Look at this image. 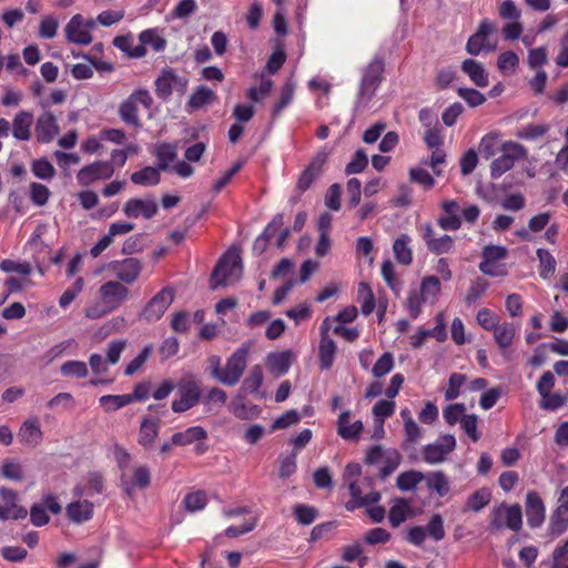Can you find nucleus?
I'll list each match as a JSON object with an SVG mask.
<instances>
[{
  "label": "nucleus",
  "instance_id": "obj_45",
  "mask_svg": "<svg viewBox=\"0 0 568 568\" xmlns=\"http://www.w3.org/2000/svg\"><path fill=\"white\" fill-rule=\"evenodd\" d=\"M491 493L488 488H480L474 491L466 501V507L473 511H479L489 504Z\"/></svg>",
  "mask_w": 568,
  "mask_h": 568
},
{
  "label": "nucleus",
  "instance_id": "obj_34",
  "mask_svg": "<svg viewBox=\"0 0 568 568\" xmlns=\"http://www.w3.org/2000/svg\"><path fill=\"white\" fill-rule=\"evenodd\" d=\"M131 182L136 185L153 186L161 181L160 170L154 166H144L131 174Z\"/></svg>",
  "mask_w": 568,
  "mask_h": 568
},
{
  "label": "nucleus",
  "instance_id": "obj_23",
  "mask_svg": "<svg viewBox=\"0 0 568 568\" xmlns=\"http://www.w3.org/2000/svg\"><path fill=\"white\" fill-rule=\"evenodd\" d=\"M121 483L124 490L132 495L135 489H144L149 487L151 483V474L146 466L135 467L132 474V478L128 479L123 474L121 476Z\"/></svg>",
  "mask_w": 568,
  "mask_h": 568
},
{
  "label": "nucleus",
  "instance_id": "obj_4",
  "mask_svg": "<svg viewBox=\"0 0 568 568\" xmlns=\"http://www.w3.org/2000/svg\"><path fill=\"white\" fill-rule=\"evenodd\" d=\"M138 104H142L146 109L151 108L153 99L148 90L134 91L128 99L122 101L119 108L121 120L133 128H140L142 125L139 118Z\"/></svg>",
  "mask_w": 568,
  "mask_h": 568
},
{
  "label": "nucleus",
  "instance_id": "obj_36",
  "mask_svg": "<svg viewBox=\"0 0 568 568\" xmlns=\"http://www.w3.org/2000/svg\"><path fill=\"white\" fill-rule=\"evenodd\" d=\"M216 100V94L213 90L205 85H200L190 97L187 106L192 110H199L206 104Z\"/></svg>",
  "mask_w": 568,
  "mask_h": 568
},
{
  "label": "nucleus",
  "instance_id": "obj_53",
  "mask_svg": "<svg viewBox=\"0 0 568 568\" xmlns=\"http://www.w3.org/2000/svg\"><path fill=\"white\" fill-rule=\"evenodd\" d=\"M329 155L331 150L326 145L322 146L311 159L306 168H308L311 171L315 172V174L321 176L325 171V166L327 164Z\"/></svg>",
  "mask_w": 568,
  "mask_h": 568
},
{
  "label": "nucleus",
  "instance_id": "obj_8",
  "mask_svg": "<svg viewBox=\"0 0 568 568\" xmlns=\"http://www.w3.org/2000/svg\"><path fill=\"white\" fill-rule=\"evenodd\" d=\"M490 526L494 529H500L504 526L513 531H518L523 525L521 507L518 504L507 506L503 504L491 513Z\"/></svg>",
  "mask_w": 568,
  "mask_h": 568
},
{
  "label": "nucleus",
  "instance_id": "obj_9",
  "mask_svg": "<svg viewBox=\"0 0 568 568\" xmlns=\"http://www.w3.org/2000/svg\"><path fill=\"white\" fill-rule=\"evenodd\" d=\"M174 300V291L163 287L145 305L141 316L149 323L159 321Z\"/></svg>",
  "mask_w": 568,
  "mask_h": 568
},
{
  "label": "nucleus",
  "instance_id": "obj_11",
  "mask_svg": "<svg viewBox=\"0 0 568 568\" xmlns=\"http://www.w3.org/2000/svg\"><path fill=\"white\" fill-rule=\"evenodd\" d=\"M93 21H84L81 14L73 16L64 28L68 42L88 45L92 42L90 30L93 28Z\"/></svg>",
  "mask_w": 568,
  "mask_h": 568
},
{
  "label": "nucleus",
  "instance_id": "obj_18",
  "mask_svg": "<svg viewBox=\"0 0 568 568\" xmlns=\"http://www.w3.org/2000/svg\"><path fill=\"white\" fill-rule=\"evenodd\" d=\"M158 204L152 199H130L123 207V213L130 219L143 216L146 220L152 219L158 213Z\"/></svg>",
  "mask_w": 568,
  "mask_h": 568
},
{
  "label": "nucleus",
  "instance_id": "obj_56",
  "mask_svg": "<svg viewBox=\"0 0 568 568\" xmlns=\"http://www.w3.org/2000/svg\"><path fill=\"white\" fill-rule=\"evenodd\" d=\"M425 302L426 300L423 297V294H420L417 290H410L408 292L406 308L413 320L420 315L422 306Z\"/></svg>",
  "mask_w": 568,
  "mask_h": 568
},
{
  "label": "nucleus",
  "instance_id": "obj_24",
  "mask_svg": "<svg viewBox=\"0 0 568 568\" xmlns=\"http://www.w3.org/2000/svg\"><path fill=\"white\" fill-rule=\"evenodd\" d=\"M292 364V352H274L266 356V367L275 376L285 375Z\"/></svg>",
  "mask_w": 568,
  "mask_h": 568
},
{
  "label": "nucleus",
  "instance_id": "obj_5",
  "mask_svg": "<svg viewBox=\"0 0 568 568\" xmlns=\"http://www.w3.org/2000/svg\"><path fill=\"white\" fill-rule=\"evenodd\" d=\"M251 346L245 343L239 347L227 359L220 383L226 386L237 384L247 366Z\"/></svg>",
  "mask_w": 568,
  "mask_h": 568
},
{
  "label": "nucleus",
  "instance_id": "obj_7",
  "mask_svg": "<svg viewBox=\"0 0 568 568\" xmlns=\"http://www.w3.org/2000/svg\"><path fill=\"white\" fill-rule=\"evenodd\" d=\"M187 83V79L178 75L173 69H163L154 82L155 94L159 99L166 101L172 95L173 89L183 94Z\"/></svg>",
  "mask_w": 568,
  "mask_h": 568
},
{
  "label": "nucleus",
  "instance_id": "obj_35",
  "mask_svg": "<svg viewBox=\"0 0 568 568\" xmlns=\"http://www.w3.org/2000/svg\"><path fill=\"white\" fill-rule=\"evenodd\" d=\"M493 332L495 342L503 352L513 344L516 335L515 326L507 322L498 324Z\"/></svg>",
  "mask_w": 568,
  "mask_h": 568
},
{
  "label": "nucleus",
  "instance_id": "obj_13",
  "mask_svg": "<svg viewBox=\"0 0 568 568\" xmlns=\"http://www.w3.org/2000/svg\"><path fill=\"white\" fill-rule=\"evenodd\" d=\"M114 173V168L108 161H95L83 166L77 174L79 184L89 186L100 180H108Z\"/></svg>",
  "mask_w": 568,
  "mask_h": 568
},
{
  "label": "nucleus",
  "instance_id": "obj_47",
  "mask_svg": "<svg viewBox=\"0 0 568 568\" xmlns=\"http://www.w3.org/2000/svg\"><path fill=\"white\" fill-rule=\"evenodd\" d=\"M140 42L150 45L154 51L160 52L165 49L166 40L154 29H146L139 36Z\"/></svg>",
  "mask_w": 568,
  "mask_h": 568
},
{
  "label": "nucleus",
  "instance_id": "obj_32",
  "mask_svg": "<svg viewBox=\"0 0 568 568\" xmlns=\"http://www.w3.org/2000/svg\"><path fill=\"white\" fill-rule=\"evenodd\" d=\"M568 527V507L557 506L550 516L548 534L551 537H558L566 531Z\"/></svg>",
  "mask_w": 568,
  "mask_h": 568
},
{
  "label": "nucleus",
  "instance_id": "obj_61",
  "mask_svg": "<svg viewBox=\"0 0 568 568\" xmlns=\"http://www.w3.org/2000/svg\"><path fill=\"white\" fill-rule=\"evenodd\" d=\"M32 173L42 180H50L55 174V169L47 159H38L32 162Z\"/></svg>",
  "mask_w": 568,
  "mask_h": 568
},
{
  "label": "nucleus",
  "instance_id": "obj_64",
  "mask_svg": "<svg viewBox=\"0 0 568 568\" xmlns=\"http://www.w3.org/2000/svg\"><path fill=\"white\" fill-rule=\"evenodd\" d=\"M394 367V357L389 352L384 353L375 363L372 373L375 377L381 378L388 374Z\"/></svg>",
  "mask_w": 568,
  "mask_h": 568
},
{
  "label": "nucleus",
  "instance_id": "obj_59",
  "mask_svg": "<svg viewBox=\"0 0 568 568\" xmlns=\"http://www.w3.org/2000/svg\"><path fill=\"white\" fill-rule=\"evenodd\" d=\"M367 164H368L367 154L365 153V151L363 149H358L354 153L351 162L346 165L345 173L347 175L362 173L366 169Z\"/></svg>",
  "mask_w": 568,
  "mask_h": 568
},
{
  "label": "nucleus",
  "instance_id": "obj_46",
  "mask_svg": "<svg viewBox=\"0 0 568 568\" xmlns=\"http://www.w3.org/2000/svg\"><path fill=\"white\" fill-rule=\"evenodd\" d=\"M489 282L484 277H477L470 283V286L465 296V303L469 306L476 303L484 293L488 290Z\"/></svg>",
  "mask_w": 568,
  "mask_h": 568
},
{
  "label": "nucleus",
  "instance_id": "obj_6",
  "mask_svg": "<svg viewBox=\"0 0 568 568\" xmlns=\"http://www.w3.org/2000/svg\"><path fill=\"white\" fill-rule=\"evenodd\" d=\"M242 271L241 256L236 251L229 250L219 261L212 272L215 285H226L240 276Z\"/></svg>",
  "mask_w": 568,
  "mask_h": 568
},
{
  "label": "nucleus",
  "instance_id": "obj_16",
  "mask_svg": "<svg viewBox=\"0 0 568 568\" xmlns=\"http://www.w3.org/2000/svg\"><path fill=\"white\" fill-rule=\"evenodd\" d=\"M527 524L530 528H538L545 521L546 507L537 491H528L525 504Z\"/></svg>",
  "mask_w": 568,
  "mask_h": 568
},
{
  "label": "nucleus",
  "instance_id": "obj_2",
  "mask_svg": "<svg viewBox=\"0 0 568 568\" xmlns=\"http://www.w3.org/2000/svg\"><path fill=\"white\" fill-rule=\"evenodd\" d=\"M501 154L490 164V176L498 179L515 166V163L525 160L528 150L520 143L506 141L500 148Z\"/></svg>",
  "mask_w": 568,
  "mask_h": 568
},
{
  "label": "nucleus",
  "instance_id": "obj_25",
  "mask_svg": "<svg viewBox=\"0 0 568 568\" xmlns=\"http://www.w3.org/2000/svg\"><path fill=\"white\" fill-rule=\"evenodd\" d=\"M93 504L89 500H77L70 503L67 508V516L74 524L89 521L93 517Z\"/></svg>",
  "mask_w": 568,
  "mask_h": 568
},
{
  "label": "nucleus",
  "instance_id": "obj_42",
  "mask_svg": "<svg viewBox=\"0 0 568 568\" xmlns=\"http://www.w3.org/2000/svg\"><path fill=\"white\" fill-rule=\"evenodd\" d=\"M99 404L105 413L115 412L131 404V397L123 395H103L99 398Z\"/></svg>",
  "mask_w": 568,
  "mask_h": 568
},
{
  "label": "nucleus",
  "instance_id": "obj_38",
  "mask_svg": "<svg viewBox=\"0 0 568 568\" xmlns=\"http://www.w3.org/2000/svg\"><path fill=\"white\" fill-rule=\"evenodd\" d=\"M425 479V475L418 470H407L400 473L396 478V486L402 491L415 489V487Z\"/></svg>",
  "mask_w": 568,
  "mask_h": 568
},
{
  "label": "nucleus",
  "instance_id": "obj_43",
  "mask_svg": "<svg viewBox=\"0 0 568 568\" xmlns=\"http://www.w3.org/2000/svg\"><path fill=\"white\" fill-rule=\"evenodd\" d=\"M263 379H264V376H263L262 366L261 365H254L251 368L248 375L244 378V381L242 383V389L244 392L254 394L262 386Z\"/></svg>",
  "mask_w": 568,
  "mask_h": 568
},
{
  "label": "nucleus",
  "instance_id": "obj_60",
  "mask_svg": "<svg viewBox=\"0 0 568 568\" xmlns=\"http://www.w3.org/2000/svg\"><path fill=\"white\" fill-rule=\"evenodd\" d=\"M152 351V345H145L143 349L126 365L124 374L126 376L134 375L145 364Z\"/></svg>",
  "mask_w": 568,
  "mask_h": 568
},
{
  "label": "nucleus",
  "instance_id": "obj_3",
  "mask_svg": "<svg viewBox=\"0 0 568 568\" xmlns=\"http://www.w3.org/2000/svg\"><path fill=\"white\" fill-rule=\"evenodd\" d=\"M176 394L179 398L172 402L171 408L174 413H184L200 403L201 383L194 378L181 379L176 385Z\"/></svg>",
  "mask_w": 568,
  "mask_h": 568
},
{
  "label": "nucleus",
  "instance_id": "obj_55",
  "mask_svg": "<svg viewBox=\"0 0 568 568\" xmlns=\"http://www.w3.org/2000/svg\"><path fill=\"white\" fill-rule=\"evenodd\" d=\"M342 559L346 562L358 560L359 567H364L367 562V557L363 556V547L358 542L343 547Z\"/></svg>",
  "mask_w": 568,
  "mask_h": 568
},
{
  "label": "nucleus",
  "instance_id": "obj_19",
  "mask_svg": "<svg viewBox=\"0 0 568 568\" xmlns=\"http://www.w3.org/2000/svg\"><path fill=\"white\" fill-rule=\"evenodd\" d=\"M112 271L122 284L134 283L141 274L142 264L135 257H126L122 261H116L111 265Z\"/></svg>",
  "mask_w": 568,
  "mask_h": 568
},
{
  "label": "nucleus",
  "instance_id": "obj_15",
  "mask_svg": "<svg viewBox=\"0 0 568 568\" xmlns=\"http://www.w3.org/2000/svg\"><path fill=\"white\" fill-rule=\"evenodd\" d=\"M347 487L352 497L351 500L346 504L347 510L371 506L378 503L382 498L381 493L377 490H372L367 494H364L365 487L361 484L359 480L349 483Z\"/></svg>",
  "mask_w": 568,
  "mask_h": 568
},
{
  "label": "nucleus",
  "instance_id": "obj_49",
  "mask_svg": "<svg viewBox=\"0 0 568 568\" xmlns=\"http://www.w3.org/2000/svg\"><path fill=\"white\" fill-rule=\"evenodd\" d=\"M293 515L298 524L307 526L316 519L318 511L313 506L296 504L293 507Z\"/></svg>",
  "mask_w": 568,
  "mask_h": 568
},
{
  "label": "nucleus",
  "instance_id": "obj_31",
  "mask_svg": "<svg viewBox=\"0 0 568 568\" xmlns=\"http://www.w3.org/2000/svg\"><path fill=\"white\" fill-rule=\"evenodd\" d=\"M412 239L407 234L399 235L393 243V252L396 261L405 266L413 263Z\"/></svg>",
  "mask_w": 568,
  "mask_h": 568
},
{
  "label": "nucleus",
  "instance_id": "obj_28",
  "mask_svg": "<svg viewBox=\"0 0 568 568\" xmlns=\"http://www.w3.org/2000/svg\"><path fill=\"white\" fill-rule=\"evenodd\" d=\"M507 250L499 245H487L483 250V262L479 264V270L490 276H496L497 273L494 270H488V266L493 265L496 261L505 258Z\"/></svg>",
  "mask_w": 568,
  "mask_h": 568
},
{
  "label": "nucleus",
  "instance_id": "obj_37",
  "mask_svg": "<svg viewBox=\"0 0 568 568\" xmlns=\"http://www.w3.org/2000/svg\"><path fill=\"white\" fill-rule=\"evenodd\" d=\"M426 485L429 490L435 491L443 497L449 491V483L443 471H432L425 476Z\"/></svg>",
  "mask_w": 568,
  "mask_h": 568
},
{
  "label": "nucleus",
  "instance_id": "obj_1",
  "mask_svg": "<svg viewBox=\"0 0 568 568\" xmlns=\"http://www.w3.org/2000/svg\"><path fill=\"white\" fill-rule=\"evenodd\" d=\"M384 59L376 55L363 70L357 93V105L367 106L384 79Z\"/></svg>",
  "mask_w": 568,
  "mask_h": 568
},
{
  "label": "nucleus",
  "instance_id": "obj_20",
  "mask_svg": "<svg viewBox=\"0 0 568 568\" xmlns=\"http://www.w3.org/2000/svg\"><path fill=\"white\" fill-rule=\"evenodd\" d=\"M36 136L40 143L51 142L59 133V125L52 112H43L36 122Z\"/></svg>",
  "mask_w": 568,
  "mask_h": 568
},
{
  "label": "nucleus",
  "instance_id": "obj_48",
  "mask_svg": "<svg viewBox=\"0 0 568 568\" xmlns=\"http://www.w3.org/2000/svg\"><path fill=\"white\" fill-rule=\"evenodd\" d=\"M73 345H75L74 339H67L53 345L51 348H49L41 355V363L43 365L51 364L54 359L61 357Z\"/></svg>",
  "mask_w": 568,
  "mask_h": 568
},
{
  "label": "nucleus",
  "instance_id": "obj_17",
  "mask_svg": "<svg viewBox=\"0 0 568 568\" xmlns=\"http://www.w3.org/2000/svg\"><path fill=\"white\" fill-rule=\"evenodd\" d=\"M327 322L328 317L324 320L321 326V341L318 346L320 368L323 371H327L333 366L336 354V344L334 339L328 336Z\"/></svg>",
  "mask_w": 568,
  "mask_h": 568
},
{
  "label": "nucleus",
  "instance_id": "obj_30",
  "mask_svg": "<svg viewBox=\"0 0 568 568\" xmlns=\"http://www.w3.org/2000/svg\"><path fill=\"white\" fill-rule=\"evenodd\" d=\"M19 438L23 444L37 446L42 440V432L37 418L27 419L19 429Z\"/></svg>",
  "mask_w": 568,
  "mask_h": 568
},
{
  "label": "nucleus",
  "instance_id": "obj_50",
  "mask_svg": "<svg viewBox=\"0 0 568 568\" xmlns=\"http://www.w3.org/2000/svg\"><path fill=\"white\" fill-rule=\"evenodd\" d=\"M358 296L362 298L361 311L364 315H369L375 308V297L372 288L365 282L358 285Z\"/></svg>",
  "mask_w": 568,
  "mask_h": 568
},
{
  "label": "nucleus",
  "instance_id": "obj_14",
  "mask_svg": "<svg viewBox=\"0 0 568 568\" xmlns=\"http://www.w3.org/2000/svg\"><path fill=\"white\" fill-rule=\"evenodd\" d=\"M495 31L491 22L484 20L480 22L476 33L469 37L466 51L471 55H478L480 51H494L496 43H490L488 38Z\"/></svg>",
  "mask_w": 568,
  "mask_h": 568
},
{
  "label": "nucleus",
  "instance_id": "obj_26",
  "mask_svg": "<svg viewBox=\"0 0 568 568\" xmlns=\"http://www.w3.org/2000/svg\"><path fill=\"white\" fill-rule=\"evenodd\" d=\"M462 70L477 87L486 88L489 84L488 73L477 60L466 59L462 63Z\"/></svg>",
  "mask_w": 568,
  "mask_h": 568
},
{
  "label": "nucleus",
  "instance_id": "obj_63",
  "mask_svg": "<svg viewBox=\"0 0 568 568\" xmlns=\"http://www.w3.org/2000/svg\"><path fill=\"white\" fill-rule=\"evenodd\" d=\"M519 64V58L514 51H505L499 54L497 67L503 73L514 72Z\"/></svg>",
  "mask_w": 568,
  "mask_h": 568
},
{
  "label": "nucleus",
  "instance_id": "obj_22",
  "mask_svg": "<svg viewBox=\"0 0 568 568\" xmlns=\"http://www.w3.org/2000/svg\"><path fill=\"white\" fill-rule=\"evenodd\" d=\"M351 410H344L337 418V434L345 440H357L364 429L362 420L351 422Z\"/></svg>",
  "mask_w": 568,
  "mask_h": 568
},
{
  "label": "nucleus",
  "instance_id": "obj_27",
  "mask_svg": "<svg viewBox=\"0 0 568 568\" xmlns=\"http://www.w3.org/2000/svg\"><path fill=\"white\" fill-rule=\"evenodd\" d=\"M207 438V432L202 426H191L183 432L172 435V444L175 446H187L193 443L204 442Z\"/></svg>",
  "mask_w": 568,
  "mask_h": 568
},
{
  "label": "nucleus",
  "instance_id": "obj_29",
  "mask_svg": "<svg viewBox=\"0 0 568 568\" xmlns=\"http://www.w3.org/2000/svg\"><path fill=\"white\" fill-rule=\"evenodd\" d=\"M33 116L30 112L20 111L12 122V134L17 140L28 141L31 138Z\"/></svg>",
  "mask_w": 568,
  "mask_h": 568
},
{
  "label": "nucleus",
  "instance_id": "obj_57",
  "mask_svg": "<svg viewBox=\"0 0 568 568\" xmlns=\"http://www.w3.org/2000/svg\"><path fill=\"white\" fill-rule=\"evenodd\" d=\"M60 371L63 376L77 378H83L89 373L87 364L80 361H68L61 365Z\"/></svg>",
  "mask_w": 568,
  "mask_h": 568
},
{
  "label": "nucleus",
  "instance_id": "obj_40",
  "mask_svg": "<svg viewBox=\"0 0 568 568\" xmlns=\"http://www.w3.org/2000/svg\"><path fill=\"white\" fill-rule=\"evenodd\" d=\"M2 476L12 481H22L24 470L22 464L16 458H6L1 466Z\"/></svg>",
  "mask_w": 568,
  "mask_h": 568
},
{
  "label": "nucleus",
  "instance_id": "obj_52",
  "mask_svg": "<svg viewBox=\"0 0 568 568\" xmlns=\"http://www.w3.org/2000/svg\"><path fill=\"white\" fill-rule=\"evenodd\" d=\"M455 241L448 234H443L442 236L436 237L435 240H430L428 251L436 255L447 254L454 251Z\"/></svg>",
  "mask_w": 568,
  "mask_h": 568
},
{
  "label": "nucleus",
  "instance_id": "obj_39",
  "mask_svg": "<svg viewBox=\"0 0 568 568\" xmlns=\"http://www.w3.org/2000/svg\"><path fill=\"white\" fill-rule=\"evenodd\" d=\"M176 148L170 143H161L156 146L155 156L158 159L156 168L160 171H166L172 161L175 160Z\"/></svg>",
  "mask_w": 568,
  "mask_h": 568
},
{
  "label": "nucleus",
  "instance_id": "obj_21",
  "mask_svg": "<svg viewBox=\"0 0 568 568\" xmlns=\"http://www.w3.org/2000/svg\"><path fill=\"white\" fill-rule=\"evenodd\" d=\"M160 427L159 417H143L138 434L139 445L144 449H151L159 436Z\"/></svg>",
  "mask_w": 568,
  "mask_h": 568
},
{
  "label": "nucleus",
  "instance_id": "obj_54",
  "mask_svg": "<svg viewBox=\"0 0 568 568\" xmlns=\"http://www.w3.org/2000/svg\"><path fill=\"white\" fill-rule=\"evenodd\" d=\"M402 457L397 450L387 452L384 459V466L378 471V477L385 480L399 466Z\"/></svg>",
  "mask_w": 568,
  "mask_h": 568
},
{
  "label": "nucleus",
  "instance_id": "obj_12",
  "mask_svg": "<svg viewBox=\"0 0 568 568\" xmlns=\"http://www.w3.org/2000/svg\"><path fill=\"white\" fill-rule=\"evenodd\" d=\"M101 301L113 312L129 297V288L119 281H109L99 288Z\"/></svg>",
  "mask_w": 568,
  "mask_h": 568
},
{
  "label": "nucleus",
  "instance_id": "obj_33",
  "mask_svg": "<svg viewBox=\"0 0 568 568\" xmlns=\"http://www.w3.org/2000/svg\"><path fill=\"white\" fill-rule=\"evenodd\" d=\"M296 84L292 79H288L280 90V97L273 105L272 119L277 118L284 109H286L294 99Z\"/></svg>",
  "mask_w": 568,
  "mask_h": 568
},
{
  "label": "nucleus",
  "instance_id": "obj_41",
  "mask_svg": "<svg viewBox=\"0 0 568 568\" xmlns=\"http://www.w3.org/2000/svg\"><path fill=\"white\" fill-rule=\"evenodd\" d=\"M409 513V504L404 498H397L395 504L390 507L388 519L393 527H398L402 523H404Z\"/></svg>",
  "mask_w": 568,
  "mask_h": 568
},
{
  "label": "nucleus",
  "instance_id": "obj_58",
  "mask_svg": "<svg viewBox=\"0 0 568 568\" xmlns=\"http://www.w3.org/2000/svg\"><path fill=\"white\" fill-rule=\"evenodd\" d=\"M404 436L403 448L407 449L409 447H414V445L422 438L423 429L416 422L409 420L404 424Z\"/></svg>",
  "mask_w": 568,
  "mask_h": 568
},
{
  "label": "nucleus",
  "instance_id": "obj_51",
  "mask_svg": "<svg viewBox=\"0 0 568 568\" xmlns=\"http://www.w3.org/2000/svg\"><path fill=\"white\" fill-rule=\"evenodd\" d=\"M183 504L185 509L191 513L202 510L207 504L206 493L203 490L189 493L184 496Z\"/></svg>",
  "mask_w": 568,
  "mask_h": 568
},
{
  "label": "nucleus",
  "instance_id": "obj_62",
  "mask_svg": "<svg viewBox=\"0 0 568 568\" xmlns=\"http://www.w3.org/2000/svg\"><path fill=\"white\" fill-rule=\"evenodd\" d=\"M440 281L436 276H426L422 280L419 293L427 300L428 297L435 298L440 293Z\"/></svg>",
  "mask_w": 568,
  "mask_h": 568
},
{
  "label": "nucleus",
  "instance_id": "obj_44",
  "mask_svg": "<svg viewBox=\"0 0 568 568\" xmlns=\"http://www.w3.org/2000/svg\"><path fill=\"white\" fill-rule=\"evenodd\" d=\"M536 254L540 262L539 275H540V277L547 280L551 275H554V273L556 271V260L549 253V251H547L545 248H538L536 251Z\"/></svg>",
  "mask_w": 568,
  "mask_h": 568
},
{
  "label": "nucleus",
  "instance_id": "obj_10",
  "mask_svg": "<svg viewBox=\"0 0 568 568\" xmlns=\"http://www.w3.org/2000/svg\"><path fill=\"white\" fill-rule=\"evenodd\" d=\"M455 447V437L450 434L443 435L436 443L427 444L423 447V459L430 465L443 463Z\"/></svg>",
  "mask_w": 568,
  "mask_h": 568
}]
</instances>
